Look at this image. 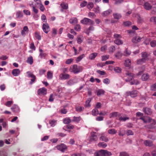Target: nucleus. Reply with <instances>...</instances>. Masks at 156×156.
<instances>
[{
	"label": "nucleus",
	"instance_id": "nucleus-23",
	"mask_svg": "<svg viewBox=\"0 0 156 156\" xmlns=\"http://www.w3.org/2000/svg\"><path fill=\"white\" fill-rule=\"evenodd\" d=\"M112 12V10L111 9H109L108 10L103 12L102 13V15L103 16H105L109 15Z\"/></svg>",
	"mask_w": 156,
	"mask_h": 156
},
{
	"label": "nucleus",
	"instance_id": "nucleus-61",
	"mask_svg": "<svg viewBox=\"0 0 156 156\" xmlns=\"http://www.w3.org/2000/svg\"><path fill=\"white\" fill-rule=\"evenodd\" d=\"M30 49L33 50L34 51H35V47L33 42H32L30 44Z\"/></svg>",
	"mask_w": 156,
	"mask_h": 156
},
{
	"label": "nucleus",
	"instance_id": "nucleus-62",
	"mask_svg": "<svg viewBox=\"0 0 156 156\" xmlns=\"http://www.w3.org/2000/svg\"><path fill=\"white\" fill-rule=\"evenodd\" d=\"M80 26L79 24H77L74 27V29L77 31H80Z\"/></svg>",
	"mask_w": 156,
	"mask_h": 156
},
{
	"label": "nucleus",
	"instance_id": "nucleus-46",
	"mask_svg": "<svg viewBox=\"0 0 156 156\" xmlns=\"http://www.w3.org/2000/svg\"><path fill=\"white\" fill-rule=\"evenodd\" d=\"M91 101L90 98H88L87 100L86 101V103L85 105V106L87 107H89L90 106V103Z\"/></svg>",
	"mask_w": 156,
	"mask_h": 156
},
{
	"label": "nucleus",
	"instance_id": "nucleus-5",
	"mask_svg": "<svg viewBox=\"0 0 156 156\" xmlns=\"http://www.w3.org/2000/svg\"><path fill=\"white\" fill-rule=\"evenodd\" d=\"M27 76L28 77L31 78L32 79L31 80V81L30 83L31 84L34 82L36 80V77L30 71H28L27 72Z\"/></svg>",
	"mask_w": 156,
	"mask_h": 156
},
{
	"label": "nucleus",
	"instance_id": "nucleus-60",
	"mask_svg": "<svg viewBox=\"0 0 156 156\" xmlns=\"http://www.w3.org/2000/svg\"><path fill=\"white\" fill-rule=\"evenodd\" d=\"M150 45L151 47H154L156 46V41H152L150 42Z\"/></svg>",
	"mask_w": 156,
	"mask_h": 156
},
{
	"label": "nucleus",
	"instance_id": "nucleus-2",
	"mask_svg": "<svg viewBox=\"0 0 156 156\" xmlns=\"http://www.w3.org/2000/svg\"><path fill=\"white\" fill-rule=\"evenodd\" d=\"M80 22L81 23L86 25H91L94 24V22L93 21L87 18H84L81 20Z\"/></svg>",
	"mask_w": 156,
	"mask_h": 156
},
{
	"label": "nucleus",
	"instance_id": "nucleus-18",
	"mask_svg": "<svg viewBox=\"0 0 156 156\" xmlns=\"http://www.w3.org/2000/svg\"><path fill=\"white\" fill-rule=\"evenodd\" d=\"M144 144L146 146L151 147L153 146L152 142L150 140H146L144 142Z\"/></svg>",
	"mask_w": 156,
	"mask_h": 156
},
{
	"label": "nucleus",
	"instance_id": "nucleus-25",
	"mask_svg": "<svg viewBox=\"0 0 156 156\" xmlns=\"http://www.w3.org/2000/svg\"><path fill=\"white\" fill-rule=\"evenodd\" d=\"M98 146L99 147L104 148L107 146V145L104 142H100L98 144Z\"/></svg>",
	"mask_w": 156,
	"mask_h": 156
},
{
	"label": "nucleus",
	"instance_id": "nucleus-42",
	"mask_svg": "<svg viewBox=\"0 0 156 156\" xmlns=\"http://www.w3.org/2000/svg\"><path fill=\"white\" fill-rule=\"evenodd\" d=\"M122 55V53L119 51L117 52L115 54V57L118 58H121Z\"/></svg>",
	"mask_w": 156,
	"mask_h": 156
},
{
	"label": "nucleus",
	"instance_id": "nucleus-53",
	"mask_svg": "<svg viewBox=\"0 0 156 156\" xmlns=\"http://www.w3.org/2000/svg\"><path fill=\"white\" fill-rule=\"evenodd\" d=\"M150 21L151 22H154L155 24L156 25V17L152 16L150 19Z\"/></svg>",
	"mask_w": 156,
	"mask_h": 156
},
{
	"label": "nucleus",
	"instance_id": "nucleus-54",
	"mask_svg": "<svg viewBox=\"0 0 156 156\" xmlns=\"http://www.w3.org/2000/svg\"><path fill=\"white\" fill-rule=\"evenodd\" d=\"M130 83L131 85H138L139 83V82L137 80H133V81L130 82Z\"/></svg>",
	"mask_w": 156,
	"mask_h": 156
},
{
	"label": "nucleus",
	"instance_id": "nucleus-20",
	"mask_svg": "<svg viewBox=\"0 0 156 156\" xmlns=\"http://www.w3.org/2000/svg\"><path fill=\"white\" fill-rule=\"evenodd\" d=\"M100 140H101L104 141L105 142H108L109 140L108 138L106 136H104L103 134H102L100 137Z\"/></svg>",
	"mask_w": 156,
	"mask_h": 156
},
{
	"label": "nucleus",
	"instance_id": "nucleus-57",
	"mask_svg": "<svg viewBox=\"0 0 156 156\" xmlns=\"http://www.w3.org/2000/svg\"><path fill=\"white\" fill-rule=\"evenodd\" d=\"M136 17L137 18V19L138 20V22L140 23H142L143 21V19H142V18L139 16L138 14L136 15Z\"/></svg>",
	"mask_w": 156,
	"mask_h": 156
},
{
	"label": "nucleus",
	"instance_id": "nucleus-59",
	"mask_svg": "<svg viewBox=\"0 0 156 156\" xmlns=\"http://www.w3.org/2000/svg\"><path fill=\"white\" fill-rule=\"evenodd\" d=\"M119 156H129V155L126 152H121L119 153Z\"/></svg>",
	"mask_w": 156,
	"mask_h": 156
},
{
	"label": "nucleus",
	"instance_id": "nucleus-1",
	"mask_svg": "<svg viewBox=\"0 0 156 156\" xmlns=\"http://www.w3.org/2000/svg\"><path fill=\"white\" fill-rule=\"evenodd\" d=\"M82 70L83 69L81 66H77L75 64L71 66L69 69L70 72L75 74L78 73Z\"/></svg>",
	"mask_w": 156,
	"mask_h": 156
},
{
	"label": "nucleus",
	"instance_id": "nucleus-43",
	"mask_svg": "<svg viewBox=\"0 0 156 156\" xmlns=\"http://www.w3.org/2000/svg\"><path fill=\"white\" fill-rule=\"evenodd\" d=\"M63 122L65 124L69 123L71 122V120L69 118H66L63 119Z\"/></svg>",
	"mask_w": 156,
	"mask_h": 156
},
{
	"label": "nucleus",
	"instance_id": "nucleus-41",
	"mask_svg": "<svg viewBox=\"0 0 156 156\" xmlns=\"http://www.w3.org/2000/svg\"><path fill=\"white\" fill-rule=\"evenodd\" d=\"M94 29V27L93 26L90 27L88 29H87V31L85 32V33L89 34L91 31H93Z\"/></svg>",
	"mask_w": 156,
	"mask_h": 156
},
{
	"label": "nucleus",
	"instance_id": "nucleus-64",
	"mask_svg": "<svg viewBox=\"0 0 156 156\" xmlns=\"http://www.w3.org/2000/svg\"><path fill=\"white\" fill-rule=\"evenodd\" d=\"M151 89L152 90L155 91L156 90V83H154L151 86Z\"/></svg>",
	"mask_w": 156,
	"mask_h": 156
},
{
	"label": "nucleus",
	"instance_id": "nucleus-49",
	"mask_svg": "<svg viewBox=\"0 0 156 156\" xmlns=\"http://www.w3.org/2000/svg\"><path fill=\"white\" fill-rule=\"evenodd\" d=\"M102 60L105 61L108 59L109 58V55H103L101 56Z\"/></svg>",
	"mask_w": 156,
	"mask_h": 156
},
{
	"label": "nucleus",
	"instance_id": "nucleus-30",
	"mask_svg": "<svg viewBox=\"0 0 156 156\" xmlns=\"http://www.w3.org/2000/svg\"><path fill=\"white\" fill-rule=\"evenodd\" d=\"M114 18L116 19H119L121 17V15L120 14L117 13H114L113 14Z\"/></svg>",
	"mask_w": 156,
	"mask_h": 156
},
{
	"label": "nucleus",
	"instance_id": "nucleus-33",
	"mask_svg": "<svg viewBox=\"0 0 156 156\" xmlns=\"http://www.w3.org/2000/svg\"><path fill=\"white\" fill-rule=\"evenodd\" d=\"M61 6L64 9H66L68 8V5L66 3L62 2L61 4Z\"/></svg>",
	"mask_w": 156,
	"mask_h": 156
},
{
	"label": "nucleus",
	"instance_id": "nucleus-45",
	"mask_svg": "<svg viewBox=\"0 0 156 156\" xmlns=\"http://www.w3.org/2000/svg\"><path fill=\"white\" fill-rule=\"evenodd\" d=\"M93 6L94 4L93 3L91 2H89L87 5V8L89 9H92L93 8Z\"/></svg>",
	"mask_w": 156,
	"mask_h": 156
},
{
	"label": "nucleus",
	"instance_id": "nucleus-55",
	"mask_svg": "<svg viewBox=\"0 0 156 156\" xmlns=\"http://www.w3.org/2000/svg\"><path fill=\"white\" fill-rule=\"evenodd\" d=\"M115 50V46H111L109 49V51L110 52H113Z\"/></svg>",
	"mask_w": 156,
	"mask_h": 156
},
{
	"label": "nucleus",
	"instance_id": "nucleus-17",
	"mask_svg": "<svg viewBox=\"0 0 156 156\" xmlns=\"http://www.w3.org/2000/svg\"><path fill=\"white\" fill-rule=\"evenodd\" d=\"M144 8L147 10H149L152 8V6L148 2H145L144 5Z\"/></svg>",
	"mask_w": 156,
	"mask_h": 156
},
{
	"label": "nucleus",
	"instance_id": "nucleus-48",
	"mask_svg": "<svg viewBox=\"0 0 156 156\" xmlns=\"http://www.w3.org/2000/svg\"><path fill=\"white\" fill-rule=\"evenodd\" d=\"M16 17L18 18L21 17L23 16V14L21 11H18L16 13Z\"/></svg>",
	"mask_w": 156,
	"mask_h": 156
},
{
	"label": "nucleus",
	"instance_id": "nucleus-10",
	"mask_svg": "<svg viewBox=\"0 0 156 156\" xmlns=\"http://www.w3.org/2000/svg\"><path fill=\"white\" fill-rule=\"evenodd\" d=\"M70 75L65 73H63L60 74L59 76V79L62 80H66L69 78Z\"/></svg>",
	"mask_w": 156,
	"mask_h": 156
},
{
	"label": "nucleus",
	"instance_id": "nucleus-35",
	"mask_svg": "<svg viewBox=\"0 0 156 156\" xmlns=\"http://www.w3.org/2000/svg\"><path fill=\"white\" fill-rule=\"evenodd\" d=\"M119 120L120 121H125L126 120L129 119V118L126 117H124V116H121V115L120 116L118 117Z\"/></svg>",
	"mask_w": 156,
	"mask_h": 156
},
{
	"label": "nucleus",
	"instance_id": "nucleus-39",
	"mask_svg": "<svg viewBox=\"0 0 156 156\" xmlns=\"http://www.w3.org/2000/svg\"><path fill=\"white\" fill-rule=\"evenodd\" d=\"M49 122L51 126L53 127L56 124L57 121L54 120H50Z\"/></svg>",
	"mask_w": 156,
	"mask_h": 156
},
{
	"label": "nucleus",
	"instance_id": "nucleus-8",
	"mask_svg": "<svg viewBox=\"0 0 156 156\" xmlns=\"http://www.w3.org/2000/svg\"><path fill=\"white\" fill-rule=\"evenodd\" d=\"M125 77H126L128 78V79L125 78L126 81H129L133 78L134 75L131 73L128 72L127 73H125Z\"/></svg>",
	"mask_w": 156,
	"mask_h": 156
},
{
	"label": "nucleus",
	"instance_id": "nucleus-6",
	"mask_svg": "<svg viewBox=\"0 0 156 156\" xmlns=\"http://www.w3.org/2000/svg\"><path fill=\"white\" fill-rule=\"evenodd\" d=\"M96 133L92 132L91 133V136L89 139V141L90 142H92L93 141H95L98 140V138L97 135H95Z\"/></svg>",
	"mask_w": 156,
	"mask_h": 156
},
{
	"label": "nucleus",
	"instance_id": "nucleus-22",
	"mask_svg": "<svg viewBox=\"0 0 156 156\" xmlns=\"http://www.w3.org/2000/svg\"><path fill=\"white\" fill-rule=\"evenodd\" d=\"M69 23L71 24H76L78 23L77 19L76 18H73L69 20Z\"/></svg>",
	"mask_w": 156,
	"mask_h": 156
},
{
	"label": "nucleus",
	"instance_id": "nucleus-21",
	"mask_svg": "<svg viewBox=\"0 0 156 156\" xmlns=\"http://www.w3.org/2000/svg\"><path fill=\"white\" fill-rule=\"evenodd\" d=\"M149 78V75L147 73H144L141 76V78L142 80L146 81Z\"/></svg>",
	"mask_w": 156,
	"mask_h": 156
},
{
	"label": "nucleus",
	"instance_id": "nucleus-16",
	"mask_svg": "<svg viewBox=\"0 0 156 156\" xmlns=\"http://www.w3.org/2000/svg\"><path fill=\"white\" fill-rule=\"evenodd\" d=\"M12 73L14 76H17L20 74V71L19 69H15L12 70Z\"/></svg>",
	"mask_w": 156,
	"mask_h": 156
},
{
	"label": "nucleus",
	"instance_id": "nucleus-36",
	"mask_svg": "<svg viewBox=\"0 0 156 156\" xmlns=\"http://www.w3.org/2000/svg\"><path fill=\"white\" fill-rule=\"evenodd\" d=\"M99 114L98 110L97 108H95L92 111V114L93 115L95 116Z\"/></svg>",
	"mask_w": 156,
	"mask_h": 156
},
{
	"label": "nucleus",
	"instance_id": "nucleus-32",
	"mask_svg": "<svg viewBox=\"0 0 156 156\" xmlns=\"http://www.w3.org/2000/svg\"><path fill=\"white\" fill-rule=\"evenodd\" d=\"M84 56L85 55L84 54H82L80 56L78 57L76 59V62H78L80 61L84 57Z\"/></svg>",
	"mask_w": 156,
	"mask_h": 156
},
{
	"label": "nucleus",
	"instance_id": "nucleus-31",
	"mask_svg": "<svg viewBox=\"0 0 156 156\" xmlns=\"http://www.w3.org/2000/svg\"><path fill=\"white\" fill-rule=\"evenodd\" d=\"M27 62L30 65H31L33 62V59L32 56H30L29 57L27 60Z\"/></svg>",
	"mask_w": 156,
	"mask_h": 156
},
{
	"label": "nucleus",
	"instance_id": "nucleus-15",
	"mask_svg": "<svg viewBox=\"0 0 156 156\" xmlns=\"http://www.w3.org/2000/svg\"><path fill=\"white\" fill-rule=\"evenodd\" d=\"M141 38L138 36L134 37L132 39V42L134 43H137L139 42Z\"/></svg>",
	"mask_w": 156,
	"mask_h": 156
},
{
	"label": "nucleus",
	"instance_id": "nucleus-11",
	"mask_svg": "<svg viewBox=\"0 0 156 156\" xmlns=\"http://www.w3.org/2000/svg\"><path fill=\"white\" fill-rule=\"evenodd\" d=\"M42 29L44 32L47 34L50 30L48 24L45 23L43 24L42 25Z\"/></svg>",
	"mask_w": 156,
	"mask_h": 156
},
{
	"label": "nucleus",
	"instance_id": "nucleus-56",
	"mask_svg": "<svg viewBox=\"0 0 156 156\" xmlns=\"http://www.w3.org/2000/svg\"><path fill=\"white\" fill-rule=\"evenodd\" d=\"M77 42L78 44H80L82 42L81 37L80 36H79L77 37Z\"/></svg>",
	"mask_w": 156,
	"mask_h": 156
},
{
	"label": "nucleus",
	"instance_id": "nucleus-7",
	"mask_svg": "<svg viewBox=\"0 0 156 156\" xmlns=\"http://www.w3.org/2000/svg\"><path fill=\"white\" fill-rule=\"evenodd\" d=\"M47 93V89L44 87L40 88L37 91V94L39 95H44L46 94Z\"/></svg>",
	"mask_w": 156,
	"mask_h": 156
},
{
	"label": "nucleus",
	"instance_id": "nucleus-27",
	"mask_svg": "<svg viewBox=\"0 0 156 156\" xmlns=\"http://www.w3.org/2000/svg\"><path fill=\"white\" fill-rule=\"evenodd\" d=\"M53 73L51 71H48L47 73V78L48 79L50 80L53 78Z\"/></svg>",
	"mask_w": 156,
	"mask_h": 156
},
{
	"label": "nucleus",
	"instance_id": "nucleus-52",
	"mask_svg": "<svg viewBox=\"0 0 156 156\" xmlns=\"http://www.w3.org/2000/svg\"><path fill=\"white\" fill-rule=\"evenodd\" d=\"M76 111L80 112L82 111L84 109V108L80 106H77L76 107Z\"/></svg>",
	"mask_w": 156,
	"mask_h": 156
},
{
	"label": "nucleus",
	"instance_id": "nucleus-50",
	"mask_svg": "<svg viewBox=\"0 0 156 156\" xmlns=\"http://www.w3.org/2000/svg\"><path fill=\"white\" fill-rule=\"evenodd\" d=\"M80 120V117H74L73 119V120L72 121L74 122H79Z\"/></svg>",
	"mask_w": 156,
	"mask_h": 156
},
{
	"label": "nucleus",
	"instance_id": "nucleus-24",
	"mask_svg": "<svg viewBox=\"0 0 156 156\" xmlns=\"http://www.w3.org/2000/svg\"><path fill=\"white\" fill-rule=\"evenodd\" d=\"M131 62L130 60L127 59L125 60L124 62L125 66L126 67L129 66L131 64Z\"/></svg>",
	"mask_w": 156,
	"mask_h": 156
},
{
	"label": "nucleus",
	"instance_id": "nucleus-9",
	"mask_svg": "<svg viewBox=\"0 0 156 156\" xmlns=\"http://www.w3.org/2000/svg\"><path fill=\"white\" fill-rule=\"evenodd\" d=\"M127 95H130L132 98H134L137 96V91L134 90L132 91L127 92L126 93Z\"/></svg>",
	"mask_w": 156,
	"mask_h": 156
},
{
	"label": "nucleus",
	"instance_id": "nucleus-40",
	"mask_svg": "<svg viewBox=\"0 0 156 156\" xmlns=\"http://www.w3.org/2000/svg\"><path fill=\"white\" fill-rule=\"evenodd\" d=\"M145 62V60H144V59H140L137 60V64L138 65L142 64Z\"/></svg>",
	"mask_w": 156,
	"mask_h": 156
},
{
	"label": "nucleus",
	"instance_id": "nucleus-19",
	"mask_svg": "<svg viewBox=\"0 0 156 156\" xmlns=\"http://www.w3.org/2000/svg\"><path fill=\"white\" fill-rule=\"evenodd\" d=\"M39 51L40 52L39 57L41 58H45L46 54L44 53L43 50L40 48L39 49Z\"/></svg>",
	"mask_w": 156,
	"mask_h": 156
},
{
	"label": "nucleus",
	"instance_id": "nucleus-28",
	"mask_svg": "<svg viewBox=\"0 0 156 156\" xmlns=\"http://www.w3.org/2000/svg\"><path fill=\"white\" fill-rule=\"evenodd\" d=\"M114 43L116 44L120 45L122 44L123 42L119 39H117L114 41Z\"/></svg>",
	"mask_w": 156,
	"mask_h": 156
},
{
	"label": "nucleus",
	"instance_id": "nucleus-58",
	"mask_svg": "<svg viewBox=\"0 0 156 156\" xmlns=\"http://www.w3.org/2000/svg\"><path fill=\"white\" fill-rule=\"evenodd\" d=\"M35 37L38 40H40L41 39V36L37 32H36L35 33Z\"/></svg>",
	"mask_w": 156,
	"mask_h": 156
},
{
	"label": "nucleus",
	"instance_id": "nucleus-14",
	"mask_svg": "<svg viewBox=\"0 0 156 156\" xmlns=\"http://www.w3.org/2000/svg\"><path fill=\"white\" fill-rule=\"evenodd\" d=\"M143 111L145 114L148 115H151L152 113L151 110L150 108H143Z\"/></svg>",
	"mask_w": 156,
	"mask_h": 156
},
{
	"label": "nucleus",
	"instance_id": "nucleus-13",
	"mask_svg": "<svg viewBox=\"0 0 156 156\" xmlns=\"http://www.w3.org/2000/svg\"><path fill=\"white\" fill-rule=\"evenodd\" d=\"M104 150H101L96 152L94 153L95 156H105Z\"/></svg>",
	"mask_w": 156,
	"mask_h": 156
},
{
	"label": "nucleus",
	"instance_id": "nucleus-12",
	"mask_svg": "<svg viewBox=\"0 0 156 156\" xmlns=\"http://www.w3.org/2000/svg\"><path fill=\"white\" fill-rule=\"evenodd\" d=\"M120 115L121 114L117 112H115L110 113L109 115V116L110 118L114 117H117L118 118L119 117Z\"/></svg>",
	"mask_w": 156,
	"mask_h": 156
},
{
	"label": "nucleus",
	"instance_id": "nucleus-38",
	"mask_svg": "<svg viewBox=\"0 0 156 156\" xmlns=\"http://www.w3.org/2000/svg\"><path fill=\"white\" fill-rule=\"evenodd\" d=\"M73 60L74 59L73 58L67 59L65 62V63L66 64H71L73 62Z\"/></svg>",
	"mask_w": 156,
	"mask_h": 156
},
{
	"label": "nucleus",
	"instance_id": "nucleus-29",
	"mask_svg": "<svg viewBox=\"0 0 156 156\" xmlns=\"http://www.w3.org/2000/svg\"><path fill=\"white\" fill-rule=\"evenodd\" d=\"M108 132L109 134L113 135L117 133V131L115 129H112L108 130Z\"/></svg>",
	"mask_w": 156,
	"mask_h": 156
},
{
	"label": "nucleus",
	"instance_id": "nucleus-4",
	"mask_svg": "<svg viewBox=\"0 0 156 156\" xmlns=\"http://www.w3.org/2000/svg\"><path fill=\"white\" fill-rule=\"evenodd\" d=\"M57 149L61 151L62 152H64L67 149L66 146L64 144H62L60 145H58L56 147Z\"/></svg>",
	"mask_w": 156,
	"mask_h": 156
},
{
	"label": "nucleus",
	"instance_id": "nucleus-51",
	"mask_svg": "<svg viewBox=\"0 0 156 156\" xmlns=\"http://www.w3.org/2000/svg\"><path fill=\"white\" fill-rule=\"evenodd\" d=\"M88 16L91 18H93L96 17V15L94 13L90 12L88 13Z\"/></svg>",
	"mask_w": 156,
	"mask_h": 156
},
{
	"label": "nucleus",
	"instance_id": "nucleus-3",
	"mask_svg": "<svg viewBox=\"0 0 156 156\" xmlns=\"http://www.w3.org/2000/svg\"><path fill=\"white\" fill-rule=\"evenodd\" d=\"M149 123H151L152 125H149L147 126V128L149 129H152L154 128V125L156 124V121L150 117L148 119Z\"/></svg>",
	"mask_w": 156,
	"mask_h": 156
},
{
	"label": "nucleus",
	"instance_id": "nucleus-37",
	"mask_svg": "<svg viewBox=\"0 0 156 156\" xmlns=\"http://www.w3.org/2000/svg\"><path fill=\"white\" fill-rule=\"evenodd\" d=\"M141 55V57L142 58L144 59L146 61L148 56L147 53L146 52H142Z\"/></svg>",
	"mask_w": 156,
	"mask_h": 156
},
{
	"label": "nucleus",
	"instance_id": "nucleus-34",
	"mask_svg": "<svg viewBox=\"0 0 156 156\" xmlns=\"http://www.w3.org/2000/svg\"><path fill=\"white\" fill-rule=\"evenodd\" d=\"M97 53H93L91 54L89 56V58L91 60L94 59L97 56Z\"/></svg>",
	"mask_w": 156,
	"mask_h": 156
},
{
	"label": "nucleus",
	"instance_id": "nucleus-26",
	"mask_svg": "<svg viewBox=\"0 0 156 156\" xmlns=\"http://www.w3.org/2000/svg\"><path fill=\"white\" fill-rule=\"evenodd\" d=\"M105 92V91L103 89H99L98 90L97 92V95L100 96L104 94Z\"/></svg>",
	"mask_w": 156,
	"mask_h": 156
},
{
	"label": "nucleus",
	"instance_id": "nucleus-47",
	"mask_svg": "<svg viewBox=\"0 0 156 156\" xmlns=\"http://www.w3.org/2000/svg\"><path fill=\"white\" fill-rule=\"evenodd\" d=\"M114 70L116 73H120L121 71V69L119 67H116L114 68Z\"/></svg>",
	"mask_w": 156,
	"mask_h": 156
},
{
	"label": "nucleus",
	"instance_id": "nucleus-44",
	"mask_svg": "<svg viewBox=\"0 0 156 156\" xmlns=\"http://www.w3.org/2000/svg\"><path fill=\"white\" fill-rule=\"evenodd\" d=\"M104 153H105V156H109L112 155L111 152L108 151L106 150H104Z\"/></svg>",
	"mask_w": 156,
	"mask_h": 156
},
{
	"label": "nucleus",
	"instance_id": "nucleus-63",
	"mask_svg": "<svg viewBox=\"0 0 156 156\" xmlns=\"http://www.w3.org/2000/svg\"><path fill=\"white\" fill-rule=\"evenodd\" d=\"M103 83L106 84H108L110 83V80L108 78H105L104 80Z\"/></svg>",
	"mask_w": 156,
	"mask_h": 156
}]
</instances>
